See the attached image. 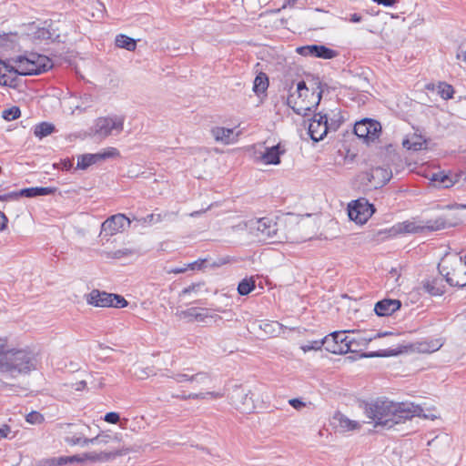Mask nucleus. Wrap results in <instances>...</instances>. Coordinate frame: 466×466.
<instances>
[{
  "mask_svg": "<svg viewBox=\"0 0 466 466\" xmlns=\"http://www.w3.org/2000/svg\"><path fill=\"white\" fill-rule=\"evenodd\" d=\"M364 412L367 418L375 422V426L390 429L413 417H420L423 409L411 402H393L388 399L378 398L365 403Z\"/></svg>",
  "mask_w": 466,
  "mask_h": 466,
  "instance_id": "1",
  "label": "nucleus"
},
{
  "mask_svg": "<svg viewBox=\"0 0 466 466\" xmlns=\"http://www.w3.org/2000/svg\"><path fill=\"white\" fill-rule=\"evenodd\" d=\"M12 61L14 65L0 59V85L12 88L19 86V76L41 75L53 66L49 57L35 53L16 56Z\"/></svg>",
  "mask_w": 466,
  "mask_h": 466,
  "instance_id": "2",
  "label": "nucleus"
},
{
  "mask_svg": "<svg viewBox=\"0 0 466 466\" xmlns=\"http://www.w3.org/2000/svg\"><path fill=\"white\" fill-rule=\"evenodd\" d=\"M36 369V359L29 350H7V341L0 338V371L8 372L13 378L27 374Z\"/></svg>",
  "mask_w": 466,
  "mask_h": 466,
  "instance_id": "3",
  "label": "nucleus"
},
{
  "mask_svg": "<svg viewBox=\"0 0 466 466\" xmlns=\"http://www.w3.org/2000/svg\"><path fill=\"white\" fill-rule=\"evenodd\" d=\"M438 269L450 286H466V256L458 253L447 254L439 263Z\"/></svg>",
  "mask_w": 466,
  "mask_h": 466,
  "instance_id": "4",
  "label": "nucleus"
},
{
  "mask_svg": "<svg viewBox=\"0 0 466 466\" xmlns=\"http://www.w3.org/2000/svg\"><path fill=\"white\" fill-rule=\"evenodd\" d=\"M458 224L450 218L439 217L434 219H429L425 222L420 220H406L394 226L397 233H420L425 230L438 231L446 228L454 227Z\"/></svg>",
  "mask_w": 466,
  "mask_h": 466,
  "instance_id": "5",
  "label": "nucleus"
},
{
  "mask_svg": "<svg viewBox=\"0 0 466 466\" xmlns=\"http://www.w3.org/2000/svg\"><path fill=\"white\" fill-rule=\"evenodd\" d=\"M238 227L248 230L252 235L263 241L273 239L279 230L277 222L269 218H251L242 222Z\"/></svg>",
  "mask_w": 466,
  "mask_h": 466,
  "instance_id": "6",
  "label": "nucleus"
},
{
  "mask_svg": "<svg viewBox=\"0 0 466 466\" xmlns=\"http://www.w3.org/2000/svg\"><path fill=\"white\" fill-rule=\"evenodd\" d=\"M125 117L118 115L101 116L95 120L91 127V135L104 139L112 135H118L124 129Z\"/></svg>",
  "mask_w": 466,
  "mask_h": 466,
  "instance_id": "7",
  "label": "nucleus"
},
{
  "mask_svg": "<svg viewBox=\"0 0 466 466\" xmlns=\"http://www.w3.org/2000/svg\"><path fill=\"white\" fill-rule=\"evenodd\" d=\"M86 302L95 307H112L122 309L127 306L126 299L118 294L107 293L98 289H93L86 295Z\"/></svg>",
  "mask_w": 466,
  "mask_h": 466,
  "instance_id": "8",
  "label": "nucleus"
},
{
  "mask_svg": "<svg viewBox=\"0 0 466 466\" xmlns=\"http://www.w3.org/2000/svg\"><path fill=\"white\" fill-rule=\"evenodd\" d=\"M381 126L380 122L370 118H364L354 126L355 135L368 144L379 138Z\"/></svg>",
  "mask_w": 466,
  "mask_h": 466,
  "instance_id": "9",
  "label": "nucleus"
},
{
  "mask_svg": "<svg viewBox=\"0 0 466 466\" xmlns=\"http://www.w3.org/2000/svg\"><path fill=\"white\" fill-rule=\"evenodd\" d=\"M375 212L373 205L370 204L365 198H360L349 205V218L357 224H364Z\"/></svg>",
  "mask_w": 466,
  "mask_h": 466,
  "instance_id": "10",
  "label": "nucleus"
},
{
  "mask_svg": "<svg viewBox=\"0 0 466 466\" xmlns=\"http://www.w3.org/2000/svg\"><path fill=\"white\" fill-rule=\"evenodd\" d=\"M130 219L122 213L107 218L101 225L100 235L105 237H112L119 232H122L125 226H130Z\"/></svg>",
  "mask_w": 466,
  "mask_h": 466,
  "instance_id": "11",
  "label": "nucleus"
},
{
  "mask_svg": "<svg viewBox=\"0 0 466 466\" xmlns=\"http://www.w3.org/2000/svg\"><path fill=\"white\" fill-rule=\"evenodd\" d=\"M231 402L235 408L243 413H250L255 409L252 397L241 387L236 386L231 395Z\"/></svg>",
  "mask_w": 466,
  "mask_h": 466,
  "instance_id": "12",
  "label": "nucleus"
},
{
  "mask_svg": "<svg viewBox=\"0 0 466 466\" xmlns=\"http://www.w3.org/2000/svg\"><path fill=\"white\" fill-rule=\"evenodd\" d=\"M297 53L303 56L318 57L323 59H332L338 56V52L323 45H310L299 46L296 49Z\"/></svg>",
  "mask_w": 466,
  "mask_h": 466,
  "instance_id": "13",
  "label": "nucleus"
},
{
  "mask_svg": "<svg viewBox=\"0 0 466 466\" xmlns=\"http://www.w3.org/2000/svg\"><path fill=\"white\" fill-rule=\"evenodd\" d=\"M329 131V129L326 123L325 116L321 113L315 114L309 125L310 138L315 142H319L324 138Z\"/></svg>",
  "mask_w": 466,
  "mask_h": 466,
  "instance_id": "14",
  "label": "nucleus"
},
{
  "mask_svg": "<svg viewBox=\"0 0 466 466\" xmlns=\"http://www.w3.org/2000/svg\"><path fill=\"white\" fill-rule=\"evenodd\" d=\"M431 180L438 186L447 188L456 183L466 181V172L460 171L458 173L446 174L444 172H438L433 174Z\"/></svg>",
  "mask_w": 466,
  "mask_h": 466,
  "instance_id": "15",
  "label": "nucleus"
},
{
  "mask_svg": "<svg viewBox=\"0 0 466 466\" xmlns=\"http://www.w3.org/2000/svg\"><path fill=\"white\" fill-rule=\"evenodd\" d=\"M286 153V148L280 143L266 147L265 152L261 155L260 160L266 165H279L280 157Z\"/></svg>",
  "mask_w": 466,
  "mask_h": 466,
  "instance_id": "16",
  "label": "nucleus"
},
{
  "mask_svg": "<svg viewBox=\"0 0 466 466\" xmlns=\"http://www.w3.org/2000/svg\"><path fill=\"white\" fill-rule=\"evenodd\" d=\"M401 302L399 299H384L375 304L374 310L378 316H390L400 309Z\"/></svg>",
  "mask_w": 466,
  "mask_h": 466,
  "instance_id": "17",
  "label": "nucleus"
},
{
  "mask_svg": "<svg viewBox=\"0 0 466 466\" xmlns=\"http://www.w3.org/2000/svg\"><path fill=\"white\" fill-rule=\"evenodd\" d=\"M391 178V171L381 167H374L368 173V179L375 187H382Z\"/></svg>",
  "mask_w": 466,
  "mask_h": 466,
  "instance_id": "18",
  "label": "nucleus"
},
{
  "mask_svg": "<svg viewBox=\"0 0 466 466\" xmlns=\"http://www.w3.org/2000/svg\"><path fill=\"white\" fill-rule=\"evenodd\" d=\"M349 332L348 330L333 331L334 339H336L337 345L341 350V354L356 351V350L353 349L356 340L348 335Z\"/></svg>",
  "mask_w": 466,
  "mask_h": 466,
  "instance_id": "19",
  "label": "nucleus"
},
{
  "mask_svg": "<svg viewBox=\"0 0 466 466\" xmlns=\"http://www.w3.org/2000/svg\"><path fill=\"white\" fill-rule=\"evenodd\" d=\"M215 140L228 145L237 141L238 134L234 135V129L216 127L211 129Z\"/></svg>",
  "mask_w": 466,
  "mask_h": 466,
  "instance_id": "20",
  "label": "nucleus"
},
{
  "mask_svg": "<svg viewBox=\"0 0 466 466\" xmlns=\"http://www.w3.org/2000/svg\"><path fill=\"white\" fill-rule=\"evenodd\" d=\"M177 212L166 211V212L159 213V214L152 213V214H149L147 217L139 218L137 220L143 225H146V224L152 225V224H157V223H159L162 221L172 222L177 218Z\"/></svg>",
  "mask_w": 466,
  "mask_h": 466,
  "instance_id": "21",
  "label": "nucleus"
},
{
  "mask_svg": "<svg viewBox=\"0 0 466 466\" xmlns=\"http://www.w3.org/2000/svg\"><path fill=\"white\" fill-rule=\"evenodd\" d=\"M423 289L431 296H441L445 292V285L441 279L432 278L423 283Z\"/></svg>",
  "mask_w": 466,
  "mask_h": 466,
  "instance_id": "22",
  "label": "nucleus"
},
{
  "mask_svg": "<svg viewBox=\"0 0 466 466\" xmlns=\"http://www.w3.org/2000/svg\"><path fill=\"white\" fill-rule=\"evenodd\" d=\"M100 437H94V438H85L82 433H76L73 435H66L65 437V441L71 446H81L86 447L89 444H95V442L98 441Z\"/></svg>",
  "mask_w": 466,
  "mask_h": 466,
  "instance_id": "23",
  "label": "nucleus"
},
{
  "mask_svg": "<svg viewBox=\"0 0 466 466\" xmlns=\"http://www.w3.org/2000/svg\"><path fill=\"white\" fill-rule=\"evenodd\" d=\"M329 131H337L344 121L341 111L339 109L332 110L330 114H323Z\"/></svg>",
  "mask_w": 466,
  "mask_h": 466,
  "instance_id": "24",
  "label": "nucleus"
},
{
  "mask_svg": "<svg viewBox=\"0 0 466 466\" xmlns=\"http://www.w3.org/2000/svg\"><path fill=\"white\" fill-rule=\"evenodd\" d=\"M55 191L52 187H27L20 190V194L24 195L25 198H35L38 196H47Z\"/></svg>",
  "mask_w": 466,
  "mask_h": 466,
  "instance_id": "25",
  "label": "nucleus"
},
{
  "mask_svg": "<svg viewBox=\"0 0 466 466\" xmlns=\"http://www.w3.org/2000/svg\"><path fill=\"white\" fill-rule=\"evenodd\" d=\"M115 44L117 47L127 49V51H134L137 47L136 40L123 34L116 36Z\"/></svg>",
  "mask_w": 466,
  "mask_h": 466,
  "instance_id": "26",
  "label": "nucleus"
},
{
  "mask_svg": "<svg viewBox=\"0 0 466 466\" xmlns=\"http://www.w3.org/2000/svg\"><path fill=\"white\" fill-rule=\"evenodd\" d=\"M100 161L98 154H84L78 157L76 167L79 169H86L93 164Z\"/></svg>",
  "mask_w": 466,
  "mask_h": 466,
  "instance_id": "27",
  "label": "nucleus"
},
{
  "mask_svg": "<svg viewBox=\"0 0 466 466\" xmlns=\"http://www.w3.org/2000/svg\"><path fill=\"white\" fill-rule=\"evenodd\" d=\"M55 131V126L48 122H41L35 126L34 135L38 138H43Z\"/></svg>",
  "mask_w": 466,
  "mask_h": 466,
  "instance_id": "28",
  "label": "nucleus"
},
{
  "mask_svg": "<svg viewBox=\"0 0 466 466\" xmlns=\"http://www.w3.org/2000/svg\"><path fill=\"white\" fill-rule=\"evenodd\" d=\"M256 288V281L251 278L243 279L238 285V292L241 296L249 294Z\"/></svg>",
  "mask_w": 466,
  "mask_h": 466,
  "instance_id": "29",
  "label": "nucleus"
},
{
  "mask_svg": "<svg viewBox=\"0 0 466 466\" xmlns=\"http://www.w3.org/2000/svg\"><path fill=\"white\" fill-rule=\"evenodd\" d=\"M207 396H211L212 398H221L223 396V394L219 393V392H214V391H208V392H199V393H189V394H181V395H177V396H174L175 398H178V399H181V400H203L205 399Z\"/></svg>",
  "mask_w": 466,
  "mask_h": 466,
  "instance_id": "30",
  "label": "nucleus"
},
{
  "mask_svg": "<svg viewBox=\"0 0 466 466\" xmlns=\"http://www.w3.org/2000/svg\"><path fill=\"white\" fill-rule=\"evenodd\" d=\"M323 346L325 350L332 354H339L341 355V350L337 345L336 339H334L333 332L325 336L322 339Z\"/></svg>",
  "mask_w": 466,
  "mask_h": 466,
  "instance_id": "31",
  "label": "nucleus"
},
{
  "mask_svg": "<svg viewBox=\"0 0 466 466\" xmlns=\"http://www.w3.org/2000/svg\"><path fill=\"white\" fill-rule=\"evenodd\" d=\"M268 86V80L265 74L261 73L255 77L253 90L259 95L266 91Z\"/></svg>",
  "mask_w": 466,
  "mask_h": 466,
  "instance_id": "32",
  "label": "nucleus"
},
{
  "mask_svg": "<svg viewBox=\"0 0 466 466\" xmlns=\"http://www.w3.org/2000/svg\"><path fill=\"white\" fill-rule=\"evenodd\" d=\"M339 420V427L342 431H352L359 427V423L355 420H351L342 414H339L335 417Z\"/></svg>",
  "mask_w": 466,
  "mask_h": 466,
  "instance_id": "33",
  "label": "nucleus"
},
{
  "mask_svg": "<svg viewBox=\"0 0 466 466\" xmlns=\"http://www.w3.org/2000/svg\"><path fill=\"white\" fill-rule=\"evenodd\" d=\"M437 92L441 98L447 100L452 97L454 89L451 85H449L445 82H441L437 86Z\"/></svg>",
  "mask_w": 466,
  "mask_h": 466,
  "instance_id": "34",
  "label": "nucleus"
},
{
  "mask_svg": "<svg viewBox=\"0 0 466 466\" xmlns=\"http://www.w3.org/2000/svg\"><path fill=\"white\" fill-rule=\"evenodd\" d=\"M121 453L118 451H112V452H100V453H89L86 455V457L94 461H106L112 458H115Z\"/></svg>",
  "mask_w": 466,
  "mask_h": 466,
  "instance_id": "35",
  "label": "nucleus"
},
{
  "mask_svg": "<svg viewBox=\"0 0 466 466\" xmlns=\"http://www.w3.org/2000/svg\"><path fill=\"white\" fill-rule=\"evenodd\" d=\"M210 380H211V378H210L209 373H208L206 371H199L195 374H192L190 383H195L197 386V385H201V384H207V383L210 382Z\"/></svg>",
  "mask_w": 466,
  "mask_h": 466,
  "instance_id": "36",
  "label": "nucleus"
},
{
  "mask_svg": "<svg viewBox=\"0 0 466 466\" xmlns=\"http://www.w3.org/2000/svg\"><path fill=\"white\" fill-rule=\"evenodd\" d=\"M20 115L21 111L17 106H12L8 109H5L2 113L3 118L8 121L18 118Z\"/></svg>",
  "mask_w": 466,
  "mask_h": 466,
  "instance_id": "37",
  "label": "nucleus"
},
{
  "mask_svg": "<svg viewBox=\"0 0 466 466\" xmlns=\"http://www.w3.org/2000/svg\"><path fill=\"white\" fill-rule=\"evenodd\" d=\"M396 354H397V352L393 350H381L379 351L364 353L361 355V357L362 358L390 357V356H394Z\"/></svg>",
  "mask_w": 466,
  "mask_h": 466,
  "instance_id": "38",
  "label": "nucleus"
},
{
  "mask_svg": "<svg viewBox=\"0 0 466 466\" xmlns=\"http://www.w3.org/2000/svg\"><path fill=\"white\" fill-rule=\"evenodd\" d=\"M25 420L30 424H41L45 418L40 412L33 410L25 416Z\"/></svg>",
  "mask_w": 466,
  "mask_h": 466,
  "instance_id": "39",
  "label": "nucleus"
},
{
  "mask_svg": "<svg viewBox=\"0 0 466 466\" xmlns=\"http://www.w3.org/2000/svg\"><path fill=\"white\" fill-rule=\"evenodd\" d=\"M322 347H323L322 339H319V340H312V341L309 342L308 344L302 345L300 347V349L304 352H308L310 350H319L322 349Z\"/></svg>",
  "mask_w": 466,
  "mask_h": 466,
  "instance_id": "40",
  "label": "nucleus"
},
{
  "mask_svg": "<svg viewBox=\"0 0 466 466\" xmlns=\"http://www.w3.org/2000/svg\"><path fill=\"white\" fill-rule=\"evenodd\" d=\"M99 160H105L106 158H112L119 156V151L116 147H108L104 152L97 153Z\"/></svg>",
  "mask_w": 466,
  "mask_h": 466,
  "instance_id": "41",
  "label": "nucleus"
},
{
  "mask_svg": "<svg viewBox=\"0 0 466 466\" xmlns=\"http://www.w3.org/2000/svg\"><path fill=\"white\" fill-rule=\"evenodd\" d=\"M196 308H190L185 310H181L179 312H177V316H178L180 319H187V321H193L195 319V313H196Z\"/></svg>",
  "mask_w": 466,
  "mask_h": 466,
  "instance_id": "42",
  "label": "nucleus"
},
{
  "mask_svg": "<svg viewBox=\"0 0 466 466\" xmlns=\"http://www.w3.org/2000/svg\"><path fill=\"white\" fill-rule=\"evenodd\" d=\"M79 461H82V459L76 455L68 456V457H59L56 459V465L63 466L67 463L79 462Z\"/></svg>",
  "mask_w": 466,
  "mask_h": 466,
  "instance_id": "43",
  "label": "nucleus"
},
{
  "mask_svg": "<svg viewBox=\"0 0 466 466\" xmlns=\"http://www.w3.org/2000/svg\"><path fill=\"white\" fill-rule=\"evenodd\" d=\"M202 286L201 283H193L191 284L190 286L187 287V288H184L180 293H179V297L182 298V297H185L192 292H198L200 289V287Z\"/></svg>",
  "mask_w": 466,
  "mask_h": 466,
  "instance_id": "44",
  "label": "nucleus"
},
{
  "mask_svg": "<svg viewBox=\"0 0 466 466\" xmlns=\"http://www.w3.org/2000/svg\"><path fill=\"white\" fill-rule=\"evenodd\" d=\"M192 374L185 373V372H179L176 373L171 378L177 383H183V382H190Z\"/></svg>",
  "mask_w": 466,
  "mask_h": 466,
  "instance_id": "45",
  "label": "nucleus"
},
{
  "mask_svg": "<svg viewBox=\"0 0 466 466\" xmlns=\"http://www.w3.org/2000/svg\"><path fill=\"white\" fill-rule=\"evenodd\" d=\"M132 254V251L130 249H127V248H124V249H117L114 252H112L108 258H121L123 257H127L128 255Z\"/></svg>",
  "mask_w": 466,
  "mask_h": 466,
  "instance_id": "46",
  "label": "nucleus"
},
{
  "mask_svg": "<svg viewBox=\"0 0 466 466\" xmlns=\"http://www.w3.org/2000/svg\"><path fill=\"white\" fill-rule=\"evenodd\" d=\"M119 414L117 412H114V411H111V412H107L106 415H105V421L108 422V423H111V424H116L119 421Z\"/></svg>",
  "mask_w": 466,
  "mask_h": 466,
  "instance_id": "47",
  "label": "nucleus"
},
{
  "mask_svg": "<svg viewBox=\"0 0 466 466\" xmlns=\"http://www.w3.org/2000/svg\"><path fill=\"white\" fill-rule=\"evenodd\" d=\"M308 92H309V89L306 86V83L304 81H299L297 85V93H298L299 97L306 96V94Z\"/></svg>",
  "mask_w": 466,
  "mask_h": 466,
  "instance_id": "48",
  "label": "nucleus"
},
{
  "mask_svg": "<svg viewBox=\"0 0 466 466\" xmlns=\"http://www.w3.org/2000/svg\"><path fill=\"white\" fill-rule=\"evenodd\" d=\"M404 147L408 149H411L414 151L421 149L422 144L421 143H411L410 140H404L403 141Z\"/></svg>",
  "mask_w": 466,
  "mask_h": 466,
  "instance_id": "49",
  "label": "nucleus"
},
{
  "mask_svg": "<svg viewBox=\"0 0 466 466\" xmlns=\"http://www.w3.org/2000/svg\"><path fill=\"white\" fill-rule=\"evenodd\" d=\"M11 433V428L10 426L5 424L0 428V439H11L12 437H9V434Z\"/></svg>",
  "mask_w": 466,
  "mask_h": 466,
  "instance_id": "50",
  "label": "nucleus"
},
{
  "mask_svg": "<svg viewBox=\"0 0 466 466\" xmlns=\"http://www.w3.org/2000/svg\"><path fill=\"white\" fill-rule=\"evenodd\" d=\"M289 403L296 410H299L305 406V403L299 399H290Z\"/></svg>",
  "mask_w": 466,
  "mask_h": 466,
  "instance_id": "51",
  "label": "nucleus"
},
{
  "mask_svg": "<svg viewBox=\"0 0 466 466\" xmlns=\"http://www.w3.org/2000/svg\"><path fill=\"white\" fill-rule=\"evenodd\" d=\"M205 260H196L192 263H189L187 265V269L195 270V269H200L204 264Z\"/></svg>",
  "mask_w": 466,
  "mask_h": 466,
  "instance_id": "52",
  "label": "nucleus"
},
{
  "mask_svg": "<svg viewBox=\"0 0 466 466\" xmlns=\"http://www.w3.org/2000/svg\"><path fill=\"white\" fill-rule=\"evenodd\" d=\"M5 196H6L7 200H16L19 198L24 197V195L20 194V190L5 193Z\"/></svg>",
  "mask_w": 466,
  "mask_h": 466,
  "instance_id": "53",
  "label": "nucleus"
},
{
  "mask_svg": "<svg viewBox=\"0 0 466 466\" xmlns=\"http://www.w3.org/2000/svg\"><path fill=\"white\" fill-rule=\"evenodd\" d=\"M7 221H8V219H7L6 216L5 215V213L0 211V231L5 228Z\"/></svg>",
  "mask_w": 466,
  "mask_h": 466,
  "instance_id": "54",
  "label": "nucleus"
},
{
  "mask_svg": "<svg viewBox=\"0 0 466 466\" xmlns=\"http://www.w3.org/2000/svg\"><path fill=\"white\" fill-rule=\"evenodd\" d=\"M208 317H209V316L207 313H200V312H198V310L196 309L194 320H197L199 322H204Z\"/></svg>",
  "mask_w": 466,
  "mask_h": 466,
  "instance_id": "55",
  "label": "nucleus"
},
{
  "mask_svg": "<svg viewBox=\"0 0 466 466\" xmlns=\"http://www.w3.org/2000/svg\"><path fill=\"white\" fill-rule=\"evenodd\" d=\"M373 2L382 5L384 6H392L396 3V0H372Z\"/></svg>",
  "mask_w": 466,
  "mask_h": 466,
  "instance_id": "56",
  "label": "nucleus"
},
{
  "mask_svg": "<svg viewBox=\"0 0 466 466\" xmlns=\"http://www.w3.org/2000/svg\"><path fill=\"white\" fill-rule=\"evenodd\" d=\"M86 387V380H80V381H77L76 383H75V384L73 385V388H74L76 390H83Z\"/></svg>",
  "mask_w": 466,
  "mask_h": 466,
  "instance_id": "57",
  "label": "nucleus"
},
{
  "mask_svg": "<svg viewBox=\"0 0 466 466\" xmlns=\"http://www.w3.org/2000/svg\"><path fill=\"white\" fill-rule=\"evenodd\" d=\"M187 270V267L185 266V267L173 268L168 272L169 273H174V274H179V273H184Z\"/></svg>",
  "mask_w": 466,
  "mask_h": 466,
  "instance_id": "58",
  "label": "nucleus"
},
{
  "mask_svg": "<svg viewBox=\"0 0 466 466\" xmlns=\"http://www.w3.org/2000/svg\"><path fill=\"white\" fill-rule=\"evenodd\" d=\"M62 168L65 170H69L73 167V161L71 159H65L61 162Z\"/></svg>",
  "mask_w": 466,
  "mask_h": 466,
  "instance_id": "59",
  "label": "nucleus"
},
{
  "mask_svg": "<svg viewBox=\"0 0 466 466\" xmlns=\"http://www.w3.org/2000/svg\"><path fill=\"white\" fill-rule=\"evenodd\" d=\"M393 333L390 331H385V332H377L372 338L369 339V340L376 339L379 338L386 337L389 335H392Z\"/></svg>",
  "mask_w": 466,
  "mask_h": 466,
  "instance_id": "60",
  "label": "nucleus"
},
{
  "mask_svg": "<svg viewBox=\"0 0 466 466\" xmlns=\"http://www.w3.org/2000/svg\"><path fill=\"white\" fill-rule=\"evenodd\" d=\"M362 17L357 13L351 14L349 19L351 23H360Z\"/></svg>",
  "mask_w": 466,
  "mask_h": 466,
  "instance_id": "61",
  "label": "nucleus"
},
{
  "mask_svg": "<svg viewBox=\"0 0 466 466\" xmlns=\"http://www.w3.org/2000/svg\"><path fill=\"white\" fill-rule=\"evenodd\" d=\"M37 34L39 38L49 39L51 37V34L45 29L39 30Z\"/></svg>",
  "mask_w": 466,
  "mask_h": 466,
  "instance_id": "62",
  "label": "nucleus"
},
{
  "mask_svg": "<svg viewBox=\"0 0 466 466\" xmlns=\"http://www.w3.org/2000/svg\"><path fill=\"white\" fill-rule=\"evenodd\" d=\"M96 437H100V439L96 443H105L106 444L110 440V436L109 435H97Z\"/></svg>",
  "mask_w": 466,
  "mask_h": 466,
  "instance_id": "63",
  "label": "nucleus"
},
{
  "mask_svg": "<svg viewBox=\"0 0 466 466\" xmlns=\"http://www.w3.org/2000/svg\"><path fill=\"white\" fill-rule=\"evenodd\" d=\"M456 57H457V59H461L462 57L463 61L466 63V49L461 50V53H458Z\"/></svg>",
  "mask_w": 466,
  "mask_h": 466,
  "instance_id": "64",
  "label": "nucleus"
}]
</instances>
